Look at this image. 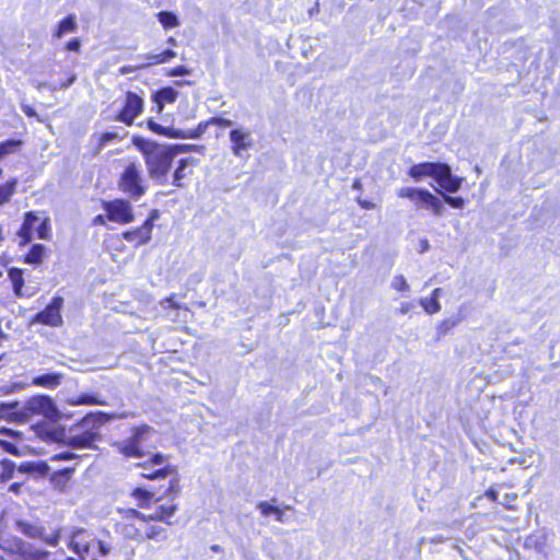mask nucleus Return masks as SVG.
<instances>
[{"instance_id": "7ed1b4c3", "label": "nucleus", "mask_w": 560, "mask_h": 560, "mask_svg": "<svg viewBox=\"0 0 560 560\" xmlns=\"http://www.w3.org/2000/svg\"><path fill=\"white\" fill-rule=\"evenodd\" d=\"M156 432L149 425L132 429L130 438L114 443V447L128 458L142 457L145 450L155 446Z\"/></svg>"}, {"instance_id": "603ef678", "label": "nucleus", "mask_w": 560, "mask_h": 560, "mask_svg": "<svg viewBox=\"0 0 560 560\" xmlns=\"http://www.w3.org/2000/svg\"><path fill=\"white\" fill-rule=\"evenodd\" d=\"M11 409H12V406L0 404V419L3 417H7Z\"/></svg>"}, {"instance_id": "c756f323", "label": "nucleus", "mask_w": 560, "mask_h": 560, "mask_svg": "<svg viewBox=\"0 0 560 560\" xmlns=\"http://www.w3.org/2000/svg\"><path fill=\"white\" fill-rule=\"evenodd\" d=\"M16 526L21 533L31 538L43 537V529L36 525L20 521L16 523Z\"/></svg>"}, {"instance_id": "f03ea898", "label": "nucleus", "mask_w": 560, "mask_h": 560, "mask_svg": "<svg viewBox=\"0 0 560 560\" xmlns=\"http://www.w3.org/2000/svg\"><path fill=\"white\" fill-rule=\"evenodd\" d=\"M121 521L118 524L119 533L127 539L142 542L145 539L164 540L166 529L159 525H153L147 516L133 509L120 511Z\"/></svg>"}, {"instance_id": "aec40b11", "label": "nucleus", "mask_w": 560, "mask_h": 560, "mask_svg": "<svg viewBox=\"0 0 560 560\" xmlns=\"http://www.w3.org/2000/svg\"><path fill=\"white\" fill-rule=\"evenodd\" d=\"M197 161L192 158L182 159L174 172L173 184L177 187H182V180L191 173V167L195 166Z\"/></svg>"}, {"instance_id": "dca6fc26", "label": "nucleus", "mask_w": 560, "mask_h": 560, "mask_svg": "<svg viewBox=\"0 0 560 560\" xmlns=\"http://www.w3.org/2000/svg\"><path fill=\"white\" fill-rule=\"evenodd\" d=\"M441 188L447 192H456L462 185L463 179L454 176L451 172V167L447 164L441 163V168L434 178Z\"/></svg>"}, {"instance_id": "4be33fe9", "label": "nucleus", "mask_w": 560, "mask_h": 560, "mask_svg": "<svg viewBox=\"0 0 560 560\" xmlns=\"http://www.w3.org/2000/svg\"><path fill=\"white\" fill-rule=\"evenodd\" d=\"M62 380L61 373H47L33 378V384L36 386L55 388L57 387Z\"/></svg>"}, {"instance_id": "bf43d9fd", "label": "nucleus", "mask_w": 560, "mask_h": 560, "mask_svg": "<svg viewBox=\"0 0 560 560\" xmlns=\"http://www.w3.org/2000/svg\"><path fill=\"white\" fill-rule=\"evenodd\" d=\"M75 79H77V78H75V75H71V77L67 80V82H65V83H62V84H61V86H60V88H62V89H67V88H69L71 84H73V83H74Z\"/></svg>"}, {"instance_id": "338daca9", "label": "nucleus", "mask_w": 560, "mask_h": 560, "mask_svg": "<svg viewBox=\"0 0 560 560\" xmlns=\"http://www.w3.org/2000/svg\"><path fill=\"white\" fill-rule=\"evenodd\" d=\"M156 516H160V512H158V510H156L154 513H152V514L148 515V516H147V518H148L150 522H151V521H159V518H158Z\"/></svg>"}, {"instance_id": "37998d69", "label": "nucleus", "mask_w": 560, "mask_h": 560, "mask_svg": "<svg viewBox=\"0 0 560 560\" xmlns=\"http://www.w3.org/2000/svg\"><path fill=\"white\" fill-rule=\"evenodd\" d=\"M95 547L98 549V552L104 557L107 556L110 551V546L102 540L96 541L94 548Z\"/></svg>"}, {"instance_id": "4468645a", "label": "nucleus", "mask_w": 560, "mask_h": 560, "mask_svg": "<svg viewBox=\"0 0 560 560\" xmlns=\"http://www.w3.org/2000/svg\"><path fill=\"white\" fill-rule=\"evenodd\" d=\"M25 411L28 415H42L49 419L58 417V410L55 402L48 396H35L25 404Z\"/></svg>"}, {"instance_id": "774afa93", "label": "nucleus", "mask_w": 560, "mask_h": 560, "mask_svg": "<svg viewBox=\"0 0 560 560\" xmlns=\"http://www.w3.org/2000/svg\"><path fill=\"white\" fill-rule=\"evenodd\" d=\"M167 42H168V44H171L173 46L176 45V39L174 37H170Z\"/></svg>"}, {"instance_id": "5701e85b", "label": "nucleus", "mask_w": 560, "mask_h": 560, "mask_svg": "<svg viewBox=\"0 0 560 560\" xmlns=\"http://www.w3.org/2000/svg\"><path fill=\"white\" fill-rule=\"evenodd\" d=\"M257 509L260 511L261 515L264 516H270L273 515L276 520L280 523L287 522L284 517L283 510L272 505L271 503L267 501H261L257 504Z\"/></svg>"}, {"instance_id": "20e7f679", "label": "nucleus", "mask_w": 560, "mask_h": 560, "mask_svg": "<svg viewBox=\"0 0 560 560\" xmlns=\"http://www.w3.org/2000/svg\"><path fill=\"white\" fill-rule=\"evenodd\" d=\"M118 188L133 200H139L147 191V183L139 164L129 163L120 174Z\"/></svg>"}, {"instance_id": "680f3d73", "label": "nucleus", "mask_w": 560, "mask_h": 560, "mask_svg": "<svg viewBox=\"0 0 560 560\" xmlns=\"http://www.w3.org/2000/svg\"><path fill=\"white\" fill-rule=\"evenodd\" d=\"M441 294H442V289L441 288H436L431 293V298H434V299H436L439 301Z\"/></svg>"}, {"instance_id": "6e6d98bb", "label": "nucleus", "mask_w": 560, "mask_h": 560, "mask_svg": "<svg viewBox=\"0 0 560 560\" xmlns=\"http://www.w3.org/2000/svg\"><path fill=\"white\" fill-rule=\"evenodd\" d=\"M22 486V482H14L9 487V491L13 493H20Z\"/></svg>"}, {"instance_id": "473e14b6", "label": "nucleus", "mask_w": 560, "mask_h": 560, "mask_svg": "<svg viewBox=\"0 0 560 560\" xmlns=\"http://www.w3.org/2000/svg\"><path fill=\"white\" fill-rule=\"evenodd\" d=\"M420 305L423 307L427 314L433 315L441 311L440 302L434 298H422L420 300Z\"/></svg>"}, {"instance_id": "ddd939ff", "label": "nucleus", "mask_w": 560, "mask_h": 560, "mask_svg": "<svg viewBox=\"0 0 560 560\" xmlns=\"http://www.w3.org/2000/svg\"><path fill=\"white\" fill-rule=\"evenodd\" d=\"M156 219H159V212L153 210L140 228L124 232L121 234L122 238L127 242H135L138 246L147 244L151 240Z\"/></svg>"}, {"instance_id": "2f4dec72", "label": "nucleus", "mask_w": 560, "mask_h": 560, "mask_svg": "<svg viewBox=\"0 0 560 560\" xmlns=\"http://www.w3.org/2000/svg\"><path fill=\"white\" fill-rule=\"evenodd\" d=\"M178 510L176 504H170V505H160L158 506V512H160V516H156L159 518V522H164L166 524H172L168 520L176 513Z\"/></svg>"}, {"instance_id": "c85d7f7f", "label": "nucleus", "mask_w": 560, "mask_h": 560, "mask_svg": "<svg viewBox=\"0 0 560 560\" xmlns=\"http://www.w3.org/2000/svg\"><path fill=\"white\" fill-rule=\"evenodd\" d=\"M46 247L42 244H35L25 257L27 264H39L45 255Z\"/></svg>"}, {"instance_id": "39448f33", "label": "nucleus", "mask_w": 560, "mask_h": 560, "mask_svg": "<svg viewBox=\"0 0 560 560\" xmlns=\"http://www.w3.org/2000/svg\"><path fill=\"white\" fill-rule=\"evenodd\" d=\"M98 436V424L93 416L82 419V421L72 429L69 436V444L74 447L91 448Z\"/></svg>"}, {"instance_id": "423d86ee", "label": "nucleus", "mask_w": 560, "mask_h": 560, "mask_svg": "<svg viewBox=\"0 0 560 560\" xmlns=\"http://www.w3.org/2000/svg\"><path fill=\"white\" fill-rule=\"evenodd\" d=\"M0 549L9 555H19L24 560H48L50 552L33 549L18 537H0Z\"/></svg>"}, {"instance_id": "0eeeda50", "label": "nucleus", "mask_w": 560, "mask_h": 560, "mask_svg": "<svg viewBox=\"0 0 560 560\" xmlns=\"http://www.w3.org/2000/svg\"><path fill=\"white\" fill-rule=\"evenodd\" d=\"M397 194L400 198L410 199L416 203L417 207L432 210L435 215H441L444 211L443 202L429 190L404 187L400 188Z\"/></svg>"}, {"instance_id": "f8f14e48", "label": "nucleus", "mask_w": 560, "mask_h": 560, "mask_svg": "<svg viewBox=\"0 0 560 560\" xmlns=\"http://www.w3.org/2000/svg\"><path fill=\"white\" fill-rule=\"evenodd\" d=\"M63 305L62 298L56 296L51 300V302L46 306V308L36 314L33 319L34 323H39L43 325L59 327L62 325V316L60 314L61 307Z\"/></svg>"}, {"instance_id": "393cba45", "label": "nucleus", "mask_w": 560, "mask_h": 560, "mask_svg": "<svg viewBox=\"0 0 560 560\" xmlns=\"http://www.w3.org/2000/svg\"><path fill=\"white\" fill-rule=\"evenodd\" d=\"M1 471H0V481L7 482L13 479L18 472V467L15 464L9 459H3L0 462Z\"/></svg>"}, {"instance_id": "864d4df0", "label": "nucleus", "mask_w": 560, "mask_h": 560, "mask_svg": "<svg viewBox=\"0 0 560 560\" xmlns=\"http://www.w3.org/2000/svg\"><path fill=\"white\" fill-rule=\"evenodd\" d=\"M22 110L28 117H35L36 116V112L31 106H28V105H23L22 106Z\"/></svg>"}, {"instance_id": "79ce46f5", "label": "nucleus", "mask_w": 560, "mask_h": 560, "mask_svg": "<svg viewBox=\"0 0 560 560\" xmlns=\"http://www.w3.org/2000/svg\"><path fill=\"white\" fill-rule=\"evenodd\" d=\"M187 74H190V70H189V69H187V68H186V67H184V66H179V67L173 68V69L168 72V75H171V77L187 75Z\"/></svg>"}, {"instance_id": "e2e57ef3", "label": "nucleus", "mask_w": 560, "mask_h": 560, "mask_svg": "<svg viewBox=\"0 0 560 560\" xmlns=\"http://www.w3.org/2000/svg\"><path fill=\"white\" fill-rule=\"evenodd\" d=\"M94 223L102 224V225L105 224V217L102 214L96 215L94 219Z\"/></svg>"}, {"instance_id": "b1692460", "label": "nucleus", "mask_w": 560, "mask_h": 560, "mask_svg": "<svg viewBox=\"0 0 560 560\" xmlns=\"http://www.w3.org/2000/svg\"><path fill=\"white\" fill-rule=\"evenodd\" d=\"M9 279L12 283L13 292L16 296L23 295V285H24V278H23V271L19 268H11L9 270Z\"/></svg>"}, {"instance_id": "69168bd1", "label": "nucleus", "mask_w": 560, "mask_h": 560, "mask_svg": "<svg viewBox=\"0 0 560 560\" xmlns=\"http://www.w3.org/2000/svg\"><path fill=\"white\" fill-rule=\"evenodd\" d=\"M486 495L492 500V501H495L497 500V492L494 490H489L486 492Z\"/></svg>"}, {"instance_id": "72a5a7b5", "label": "nucleus", "mask_w": 560, "mask_h": 560, "mask_svg": "<svg viewBox=\"0 0 560 560\" xmlns=\"http://www.w3.org/2000/svg\"><path fill=\"white\" fill-rule=\"evenodd\" d=\"M159 21L165 28H170V27H174V26L178 25L177 16L171 12H160Z\"/></svg>"}, {"instance_id": "9b49d317", "label": "nucleus", "mask_w": 560, "mask_h": 560, "mask_svg": "<svg viewBox=\"0 0 560 560\" xmlns=\"http://www.w3.org/2000/svg\"><path fill=\"white\" fill-rule=\"evenodd\" d=\"M143 471L141 472V476L148 479H162L166 477H171L168 480V487L165 490L166 497H176L179 492V481L177 474L175 469L171 466H165L162 468H158L154 470H151L148 467H142Z\"/></svg>"}, {"instance_id": "5fc2aeb1", "label": "nucleus", "mask_w": 560, "mask_h": 560, "mask_svg": "<svg viewBox=\"0 0 560 560\" xmlns=\"http://www.w3.org/2000/svg\"><path fill=\"white\" fill-rule=\"evenodd\" d=\"M44 539L46 540V542L48 545L56 546L58 544V540H59V535L55 534V535H52L50 537H45Z\"/></svg>"}, {"instance_id": "f3484780", "label": "nucleus", "mask_w": 560, "mask_h": 560, "mask_svg": "<svg viewBox=\"0 0 560 560\" xmlns=\"http://www.w3.org/2000/svg\"><path fill=\"white\" fill-rule=\"evenodd\" d=\"M439 168H441V163H432L424 162L412 165L409 168L408 174L417 182L421 180L424 177H433L435 178Z\"/></svg>"}, {"instance_id": "0e129e2a", "label": "nucleus", "mask_w": 560, "mask_h": 560, "mask_svg": "<svg viewBox=\"0 0 560 560\" xmlns=\"http://www.w3.org/2000/svg\"><path fill=\"white\" fill-rule=\"evenodd\" d=\"M218 124L220 126H224V127H229V126H232L233 125V121L229 120V119H219Z\"/></svg>"}, {"instance_id": "a19ab883", "label": "nucleus", "mask_w": 560, "mask_h": 560, "mask_svg": "<svg viewBox=\"0 0 560 560\" xmlns=\"http://www.w3.org/2000/svg\"><path fill=\"white\" fill-rule=\"evenodd\" d=\"M444 200L446 203H448L451 207L453 208H457V209H460L464 207V199L462 197H450V196H444Z\"/></svg>"}, {"instance_id": "13d9d810", "label": "nucleus", "mask_w": 560, "mask_h": 560, "mask_svg": "<svg viewBox=\"0 0 560 560\" xmlns=\"http://www.w3.org/2000/svg\"><path fill=\"white\" fill-rule=\"evenodd\" d=\"M359 203L363 209H373L375 207L374 203L366 200H360Z\"/></svg>"}, {"instance_id": "ea45409f", "label": "nucleus", "mask_w": 560, "mask_h": 560, "mask_svg": "<svg viewBox=\"0 0 560 560\" xmlns=\"http://www.w3.org/2000/svg\"><path fill=\"white\" fill-rule=\"evenodd\" d=\"M140 58H142L145 62L140 65V68L144 67V66H151V65H159V63H162V59H160V55H144V56H141Z\"/></svg>"}, {"instance_id": "6ab92c4d", "label": "nucleus", "mask_w": 560, "mask_h": 560, "mask_svg": "<svg viewBox=\"0 0 560 560\" xmlns=\"http://www.w3.org/2000/svg\"><path fill=\"white\" fill-rule=\"evenodd\" d=\"M37 220L38 218L34 212L30 211L25 213L24 222L18 232L19 237L22 240L21 245H25L32 241L34 224Z\"/></svg>"}, {"instance_id": "c9c22d12", "label": "nucleus", "mask_w": 560, "mask_h": 560, "mask_svg": "<svg viewBox=\"0 0 560 560\" xmlns=\"http://www.w3.org/2000/svg\"><path fill=\"white\" fill-rule=\"evenodd\" d=\"M392 288L400 292H408L410 289L406 278L401 275H397L394 277L392 281Z\"/></svg>"}, {"instance_id": "412c9836", "label": "nucleus", "mask_w": 560, "mask_h": 560, "mask_svg": "<svg viewBox=\"0 0 560 560\" xmlns=\"http://www.w3.org/2000/svg\"><path fill=\"white\" fill-rule=\"evenodd\" d=\"M178 96V92L171 88L166 86L158 91L153 95V101L156 103L159 107V112H162L165 103H174Z\"/></svg>"}, {"instance_id": "49530a36", "label": "nucleus", "mask_w": 560, "mask_h": 560, "mask_svg": "<svg viewBox=\"0 0 560 560\" xmlns=\"http://www.w3.org/2000/svg\"><path fill=\"white\" fill-rule=\"evenodd\" d=\"M165 462H166V458H165V456H163L162 454H155V455H153V456H152V458H151V465H152L153 467H155V466H161V465H163Z\"/></svg>"}, {"instance_id": "2eb2a0df", "label": "nucleus", "mask_w": 560, "mask_h": 560, "mask_svg": "<svg viewBox=\"0 0 560 560\" xmlns=\"http://www.w3.org/2000/svg\"><path fill=\"white\" fill-rule=\"evenodd\" d=\"M143 109V100L136 93L128 92L126 96L125 106L118 114L117 119L127 125H131L135 118Z\"/></svg>"}, {"instance_id": "f257e3e1", "label": "nucleus", "mask_w": 560, "mask_h": 560, "mask_svg": "<svg viewBox=\"0 0 560 560\" xmlns=\"http://www.w3.org/2000/svg\"><path fill=\"white\" fill-rule=\"evenodd\" d=\"M133 143L144 155L150 178L159 184L166 183L174 158L189 149L187 144L165 145L142 138H135Z\"/></svg>"}, {"instance_id": "f704fd0d", "label": "nucleus", "mask_w": 560, "mask_h": 560, "mask_svg": "<svg viewBox=\"0 0 560 560\" xmlns=\"http://www.w3.org/2000/svg\"><path fill=\"white\" fill-rule=\"evenodd\" d=\"M69 404L72 406H79V405H98L101 402L95 397L90 396L88 394H83L78 397H73V398L69 399Z\"/></svg>"}, {"instance_id": "58836bf2", "label": "nucleus", "mask_w": 560, "mask_h": 560, "mask_svg": "<svg viewBox=\"0 0 560 560\" xmlns=\"http://www.w3.org/2000/svg\"><path fill=\"white\" fill-rule=\"evenodd\" d=\"M37 236L40 240L50 238V220L48 218H45L37 228Z\"/></svg>"}, {"instance_id": "e433bc0d", "label": "nucleus", "mask_w": 560, "mask_h": 560, "mask_svg": "<svg viewBox=\"0 0 560 560\" xmlns=\"http://www.w3.org/2000/svg\"><path fill=\"white\" fill-rule=\"evenodd\" d=\"M459 322H460V319H456V318H447V319L442 320L438 327L439 335L440 336L446 335Z\"/></svg>"}, {"instance_id": "4c0bfd02", "label": "nucleus", "mask_w": 560, "mask_h": 560, "mask_svg": "<svg viewBox=\"0 0 560 560\" xmlns=\"http://www.w3.org/2000/svg\"><path fill=\"white\" fill-rule=\"evenodd\" d=\"M152 495L153 494L151 492H149L144 489H141V488H136L132 491V497L140 502L141 506L147 504L151 500Z\"/></svg>"}, {"instance_id": "09e8293b", "label": "nucleus", "mask_w": 560, "mask_h": 560, "mask_svg": "<svg viewBox=\"0 0 560 560\" xmlns=\"http://www.w3.org/2000/svg\"><path fill=\"white\" fill-rule=\"evenodd\" d=\"M77 457V455L74 453H71V452H61L59 454H56L54 456L55 459H58V460H69V459H72Z\"/></svg>"}, {"instance_id": "3c124183", "label": "nucleus", "mask_w": 560, "mask_h": 560, "mask_svg": "<svg viewBox=\"0 0 560 560\" xmlns=\"http://www.w3.org/2000/svg\"><path fill=\"white\" fill-rule=\"evenodd\" d=\"M67 49L72 51H79L80 49V42L79 39H72L67 44Z\"/></svg>"}, {"instance_id": "bb28decb", "label": "nucleus", "mask_w": 560, "mask_h": 560, "mask_svg": "<svg viewBox=\"0 0 560 560\" xmlns=\"http://www.w3.org/2000/svg\"><path fill=\"white\" fill-rule=\"evenodd\" d=\"M18 179L13 178L0 186V206L7 203L15 192Z\"/></svg>"}, {"instance_id": "7c9ffc66", "label": "nucleus", "mask_w": 560, "mask_h": 560, "mask_svg": "<svg viewBox=\"0 0 560 560\" xmlns=\"http://www.w3.org/2000/svg\"><path fill=\"white\" fill-rule=\"evenodd\" d=\"M23 144L22 140H7L0 143V160L5 156L15 153L21 145Z\"/></svg>"}, {"instance_id": "a18cd8bd", "label": "nucleus", "mask_w": 560, "mask_h": 560, "mask_svg": "<svg viewBox=\"0 0 560 560\" xmlns=\"http://www.w3.org/2000/svg\"><path fill=\"white\" fill-rule=\"evenodd\" d=\"M117 138V135L116 133H113V132H105L102 135L101 139H100V143L102 147L106 145L109 141H112L113 139H116Z\"/></svg>"}, {"instance_id": "1a4fd4ad", "label": "nucleus", "mask_w": 560, "mask_h": 560, "mask_svg": "<svg viewBox=\"0 0 560 560\" xmlns=\"http://www.w3.org/2000/svg\"><path fill=\"white\" fill-rule=\"evenodd\" d=\"M69 548L78 556V558H68L63 555H59L54 559H51L50 556L48 560H88L90 556L91 560H97L93 557V553L91 552L92 548H94V545L92 546L84 538V530H77L75 533H73L72 537L69 540Z\"/></svg>"}, {"instance_id": "6e6552de", "label": "nucleus", "mask_w": 560, "mask_h": 560, "mask_svg": "<svg viewBox=\"0 0 560 560\" xmlns=\"http://www.w3.org/2000/svg\"><path fill=\"white\" fill-rule=\"evenodd\" d=\"M103 208L106 212V218L112 222L128 224L135 220L132 206L127 200L115 199L113 201H105Z\"/></svg>"}, {"instance_id": "c03bdc74", "label": "nucleus", "mask_w": 560, "mask_h": 560, "mask_svg": "<svg viewBox=\"0 0 560 560\" xmlns=\"http://www.w3.org/2000/svg\"><path fill=\"white\" fill-rule=\"evenodd\" d=\"M162 307L182 308V305L174 301V296H168L161 302Z\"/></svg>"}, {"instance_id": "8fccbe9b", "label": "nucleus", "mask_w": 560, "mask_h": 560, "mask_svg": "<svg viewBox=\"0 0 560 560\" xmlns=\"http://www.w3.org/2000/svg\"><path fill=\"white\" fill-rule=\"evenodd\" d=\"M0 444L3 446V448L11 454H18V448L14 444L5 441H0Z\"/></svg>"}, {"instance_id": "a211bd4d", "label": "nucleus", "mask_w": 560, "mask_h": 560, "mask_svg": "<svg viewBox=\"0 0 560 560\" xmlns=\"http://www.w3.org/2000/svg\"><path fill=\"white\" fill-rule=\"evenodd\" d=\"M49 471V466L42 460L24 462L18 466V472L22 475H31L34 477L46 476Z\"/></svg>"}, {"instance_id": "052dcab7", "label": "nucleus", "mask_w": 560, "mask_h": 560, "mask_svg": "<svg viewBox=\"0 0 560 560\" xmlns=\"http://www.w3.org/2000/svg\"><path fill=\"white\" fill-rule=\"evenodd\" d=\"M410 310H411V304L410 303H402L401 306H400V313L401 314H407Z\"/></svg>"}, {"instance_id": "4d7b16f0", "label": "nucleus", "mask_w": 560, "mask_h": 560, "mask_svg": "<svg viewBox=\"0 0 560 560\" xmlns=\"http://www.w3.org/2000/svg\"><path fill=\"white\" fill-rule=\"evenodd\" d=\"M139 68H140V66H138V67L125 66V67L120 68V73L121 74H127V73H130V72H132V71H135V70H137Z\"/></svg>"}, {"instance_id": "9d476101", "label": "nucleus", "mask_w": 560, "mask_h": 560, "mask_svg": "<svg viewBox=\"0 0 560 560\" xmlns=\"http://www.w3.org/2000/svg\"><path fill=\"white\" fill-rule=\"evenodd\" d=\"M231 151L237 158H245L247 151L254 147L253 133L249 129L237 127L230 131Z\"/></svg>"}, {"instance_id": "cd10ccee", "label": "nucleus", "mask_w": 560, "mask_h": 560, "mask_svg": "<svg viewBox=\"0 0 560 560\" xmlns=\"http://www.w3.org/2000/svg\"><path fill=\"white\" fill-rule=\"evenodd\" d=\"M77 28L75 20L72 15L63 19L55 33V36L61 38L63 35L74 32Z\"/></svg>"}, {"instance_id": "a878e982", "label": "nucleus", "mask_w": 560, "mask_h": 560, "mask_svg": "<svg viewBox=\"0 0 560 560\" xmlns=\"http://www.w3.org/2000/svg\"><path fill=\"white\" fill-rule=\"evenodd\" d=\"M148 128L154 133L166 136L168 138H182L183 137L180 131H175L171 128L163 127L152 119L148 120Z\"/></svg>"}, {"instance_id": "de8ad7c7", "label": "nucleus", "mask_w": 560, "mask_h": 560, "mask_svg": "<svg viewBox=\"0 0 560 560\" xmlns=\"http://www.w3.org/2000/svg\"><path fill=\"white\" fill-rule=\"evenodd\" d=\"M159 55H160V59H162V63H164V62L173 59L176 56V52L174 50L167 49Z\"/></svg>"}]
</instances>
